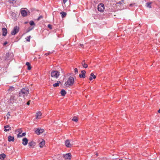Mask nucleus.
Segmentation results:
<instances>
[{
	"label": "nucleus",
	"instance_id": "obj_1",
	"mask_svg": "<svg viewBox=\"0 0 160 160\" xmlns=\"http://www.w3.org/2000/svg\"><path fill=\"white\" fill-rule=\"evenodd\" d=\"M29 92V89L27 88H23L19 93V97H23L24 98L25 96H27Z\"/></svg>",
	"mask_w": 160,
	"mask_h": 160
},
{
	"label": "nucleus",
	"instance_id": "obj_2",
	"mask_svg": "<svg viewBox=\"0 0 160 160\" xmlns=\"http://www.w3.org/2000/svg\"><path fill=\"white\" fill-rule=\"evenodd\" d=\"M74 82V79L72 77H70L68 79L67 81L65 83L66 86L68 87L73 85Z\"/></svg>",
	"mask_w": 160,
	"mask_h": 160
},
{
	"label": "nucleus",
	"instance_id": "obj_3",
	"mask_svg": "<svg viewBox=\"0 0 160 160\" xmlns=\"http://www.w3.org/2000/svg\"><path fill=\"white\" fill-rule=\"evenodd\" d=\"M51 74L52 77L57 78L60 75V72L57 71H53L51 72Z\"/></svg>",
	"mask_w": 160,
	"mask_h": 160
},
{
	"label": "nucleus",
	"instance_id": "obj_4",
	"mask_svg": "<svg viewBox=\"0 0 160 160\" xmlns=\"http://www.w3.org/2000/svg\"><path fill=\"white\" fill-rule=\"evenodd\" d=\"M18 96L14 95H11L10 98V102L12 103L16 102L17 100L18 99Z\"/></svg>",
	"mask_w": 160,
	"mask_h": 160
},
{
	"label": "nucleus",
	"instance_id": "obj_5",
	"mask_svg": "<svg viewBox=\"0 0 160 160\" xmlns=\"http://www.w3.org/2000/svg\"><path fill=\"white\" fill-rule=\"evenodd\" d=\"M13 57V54L12 52H7L5 56V59L7 60H10Z\"/></svg>",
	"mask_w": 160,
	"mask_h": 160
},
{
	"label": "nucleus",
	"instance_id": "obj_6",
	"mask_svg": "<svg viewBox=\"0 0 160 160\" xmlns=\"http://www.w3.org/2000/svg\"><path fill=\"white\" fill-rule=\"evenodd\" d=\"M19 29V28L17 26H16L14 27L13 30L11 32V34L12 35H14L18 32Z\"/></svg>",
	"mask_w": 160,
	"mask_h": 160
},
{
	"label": "nucleus",
	"instance_id": "obj_7",
	"mask_svg": "<svg viewBox=\"0 0 160 160\" xmlns=\"http://www.w3.org/2000/svg\"><path fill=\"white\" fill-rule=\"evenodd\" d=\"M98 10L101 12H102L104 9V5L102 3H100L98 5Z\"/></svg>",
	"mask_w": 160,
	"mask_h": 160
},
{
	"label": "nucleus",
	"instance_id": "obj_8",
	"mask_svg": "<svg viewBox=\"0 0 160 160\" xmlns=\"http://www.w3.org/2000/svg\"><path fill=\"white\" fill-rule=\"evenodd\" d=\"M63 156L64 158L66 160H70L71 158V154L70 153L64 154Z\"/></svg>",
	"mask_w": 160,
	"mask_h": 160
},
{
	"label": "nucleus",
	"instance_id": "obj_9",
	"mask_svg": "<svg viewBox=\"0 0 160 160\" xmlns=\"http://www.w3.org/2000/svg\"><path fill=\"white\" fill-rule=\"evenodd\" d=\"M44 129H43L38 128L36 130L35 132L37 134L39 135L40 133H42L44 132Z\"/></svg>",
	"mask_w": 160,
	"mask_h": 160
},
{
	"label": "nucleus",
	"instance_id": "obj_10",
	"mask_svg": "<svg viewBox=\"0 0 160 160\" xmlns=\"http://www.w3.org/2000/svg\"><path fill=\"white\" fill-rule=\"evenodd\" d=\"M22 141V144H23V145L25 146L27 144L28 142V140L27 139V138H23Z\"/></svg>",
	"mask_w": 160,
	"mask_h": 160
},
{
	"label": "nucleus",
	"instance_id": "obj_11",
	"mask_svg": "<svg viewBox=\"0 0 160 160\" xmlns=\"http://www.w3.org/2000/svg\"><path fill=\"white\" fill-rule=\"evenodd\" d=\"M21 13L22 16L23 17H25L27 15V12L24 9H22V8L21 10Z\"/></svg>",
	"mask_w": 160,
	"mask_h": 160
},
{
	"label": "nucleus",
	"instance_id": "obj_12",
	"mask_svg": "<svg viewBox=\"0 0 160 160\" xmlns=\"http://www.w3.org/2000/svg\"><path fill=\"white\" fill-rule=\"evenodd\" d=\"M65 145L67 147L69 148L71 147L72 146L69 140H67L65 142Z\"/></svg>",
	"mask_w": 160,
	"mask_h": 160
},
{
	"label": "nucleus",
	"instance_id": "obj_13",
	"mask_svg": "<svg viewBox=\"0 0 160 160\" xmlns=\"http://www.w3.org/2000/svg\"><path fill=\"white\" fill-rule=\"evenodd\" d=\"M2 35L5 36L6 35L7 33V29L5 28H2Z\"/></svg>",
	"mask_w": 160,
	"mask_h": 160
},
{
	"label": "nucleus",
	"instance_id": "obj_14",
	"mask_svg": "<svg viewBox=\"0 0 160 160\" xmlns=\"http://www.w3.org/2000/svg\"><path fill=\"white\" fill-rule=\"evenodd\" d=\"M35 145V143L34 142H30L28 143V146L30 147L33 148Z\"/></svg>",
	"mask_w": 160,
	"mask_h": 160
},
{
	"label": "nucleus",
	"instance_id": "obj_15",
	"mask_svg": "<svg viewBox=\"0 0 160 160\" xmlns=\"http://www.w3.org/2000/svg\"><path fill=\"white\" fill-rule=\"evenodd\" d=\"M4 128H5L4 131L5 132L8 131L11 129V128L8 125L5 126L4 127Z\"/></svg>",
	"mask_w": 160,
	"mask_h": 160
},
{
	"label": "nucleus",
	"instance_id": "obj_16",
	"mask_svg": "<svg viewBox=\"0 0 160 160\" xmlns=\"http://www.w3.org/2000/svg\"><path fill=\"white\" fill-rule=\"evenodd\" d=\"M45 144V141L43 140H42V141L40 142L39 144V147L40 148H42Z\"/></svg>",
	"mask_w": 160,
	"mask_h": 160
},
{
	"label": "nucleus",
	"instance_id": "obj_17",
	"mask_svg": "<svg viewBox=\"0 0 160 160\" xmlns=\"http://www.w3.org/2000/svg\"><path fill=\"white\" fill-rule=\"evenodd\" d=\"M42 113L41 112H38L36 113V118L39 119L41 116Z\"/></svg>",
	"mask_w": 160,
	"mask_h": 160
},
{
	"label": "nucleus",
	"instance_id": "obj_18",
	"mask_svg": "<svg viewBox=\"0 0 160 160\" xmlns=\"http://www.w3.org/2000/svg\"><path fill=\"white\" fill-rule=\"evenodd\" d=\"M14 137L11 136L8 137V141L9 142L14 141Z\"/></svg>",
	"mask_w": 160,
	"mask_h": 160
},
{
	"label": "nucleus",
	"instance_id": "obj_19",
	"mask_svg": "<svg viewBox=\"0 0 160 160\" xmlns=\"http://www.w3.org/2000/svg\"><path fill=\"white\" fill-rule=\"evenodd\" d=\"M90 76H91V77L89 78V80L90 81H92V77H93V79H95L96 78V76L94 75L93 73H92L91 74Z\"/></svg>",
	"mask_w": 160,
	"mask_h": 160
},
{
	"label": "nucleus",
	"instance_id": "obj_20",
	"mask_svg": "<svg viewBox=\"0 0 160 160\" xmlns=\"http://www.w3.org/2000/svg\"><path fill=\"white\" fill-rule=\"evenodd\" d=\"M6 155L4 154H2L0 155V160H3L5 158Z\"/></svg>",
	"mask_w": 160,
	"mask_h": 160
},
{
	"label": "nucleus",
	"instance_id": "obj_21",
	"mask_svg": "<svg viewBox=\"0 0 160 160\" xmlns=\"http://www.w3.org/2000/svg\"><path fill=\"white\" fill-rule=\"evenodd\" d=\"M22 99H21L19 98H18V99L17 100L16 102L15 103H20V104H21L22 103Z\"/></svg>",
	"mask_w": 160,
	"mask_h": 160
},
{
	"label": "nucleus",
	"instance_id": "obj_22",
	"mask_svg": "<svg viewBox=\"0 0 160 160\" xmlns=\"http://www.w3.org/2000/svg\"><path fill=\"white\" fill-rule=\"evenodd\" d=\"M61 94L62 96H64L66 94V92L64 89H62L61 92Z\"/></svg>",
	"mask_w": 160,
	"mask_h": 160
},
{
	"label": "nucleus",
	"instance_id": "obj_23",
	"mask_svg": "<svg viewBox=\"0 0 160 160\" xmlns=\"http://www.w3.org/2000/svg\"><path fill=\"white\" fill-rule=\"evenodd\" d=\"M26 65L28 66V70H30L31 69L30 63L29 62H27L26 63Z\"/></svg>",
	"mask_w": 160,
	"mask_h": 160
},
{
	"label": "nucleus",
	"instance_id": "obj_24",
	"mask_svg": "<svg viewBox=\"0 0 160 160\" xmlns=\"http://www.w3.org/2000/svg\"><path fill=\"white\" fill-rule=\"evenodd\" d=\"M61 83V82L60 81H58L57 82L53 84V86L54 87H57Z\"/></svg>",
	"mask_w": 160,
	"mask_h": 160
},
{
	"label": "nucleus",
	"instance_id": "obj_25",
	"mask_svg": "<svg viewBox=\"0 0 160 160\" xmlns=\"http://www.w3.org/2000/svg\"><path fill=\"white\" fill-rule=\"evenodd\" d=\"M60 14L61 15L62 18L65 17L66 15V13L64 12H60Z\"/></svg>",
	"mask_w": 160,
	"mask_h": 160
},
{
	"label": "nucleus",
	"instance_id": "obj_26",
	"mask_svg": "<svg viewBox=\"0 0 160 160\" xmlns=\"http://www.w3.org/2000/svg\"><path fill=\"white\" fill-rule=\"evenodd\" d=\"M152 3V2H148L146 4V6L147 7H148L150 8H151V4Z\"/></svg>",
	"mask_w": 160,
	"mask_h": 160
},
{
	"label": "nucleus",
	"instance_id": "obj_27",
	"mask_svg": "<svg viewBox=\"0 0 160 160\" xmlns=\"http://www.w3.org/2000/svg\"><path fill=\"white\" fill-rule=\"evenodd\" d=\"M26 135V133H25V132H23V133L22 134H20V133H19L18 135V137H19V138H20V137H22L23 136H25Z\"/></svg>",
	"mask_w": 160,
	"mask_h": 160
},
{
	"label": "nucleus",
	"instance_id": "obj_28",
	"mask_svg": "<svg viewBox=\"0 0 160 160\" xmlns=\"http://www.w3.org/2000/svg\"><path fill=\"white\" fill-rule=\"evenodd\" d=\"M14 89V88L13 87H10L9 89L8 90V92H10L13 91Z\"/></svg>",
	"mask_w": 160,
	"mask_h": 160
},
{
	"label": "nucleus",
	"instance_id": "obj_29",
	"mask_svg": "<svg viewBox=\"0 0 160 160\" xmlns=\"http://www.w3.org/2000/svg\"><path fill=\"white\" fill-rule=\"evenodd\" d=\"M79 76L81 78H85V74L83 73H80L79 75Z\"/></svg>",
	"mask_w": 160,
	"mask_h": 160
},
{
	"label": "nucleus",
	"instance_id": "obj_30",
	"mask_svg": "<svg viewBox=\"0 0 160 160\" xmlns=\"http://www.w3.org/2000/svg\"><path fill=\"white\" fill-rule=\"evenodd\" d=\"M82 65L84 68H87L88 67V64L86 63H82Z\"/></svg>",
	"mask_w": 160,
	"mask_h": 160
},
{
	"label": "nucleus",
	"instance_id": "obj_31",
	"mask_svg": "<svg viewBox=\"0 0 160 160\" xmlns=\"http://www.w3.org/2000/svg\"><path fill=\"white\" fill-rule=\"evenodd\" d=\"M72 120V121L76 122H77L78 121V119L76 117H73Z\"/></svg>",
	"mask_w": 160,
	"mask_h": 160
},
{
	"label": "nucleus",
	"instance_id": "obj_32",
	"mask_svg": "<svg viewBox=\"0 0 160 160\" xmlns=\"http://www.w3.org/2000/svg\"><path fill=\"white\" fill-rule=\"evenodd\" d=\"M34 27V26H33V27H30L29 28H28L27 32H29Z\"/></svg>",
	"mask_w": 160,
	"mask_h": 160
},
{
	"label": "nucleus",
	"instance_id": "obj_33",
	"mask_svg": "<svg viewBox=\"0 0 160 160\" xmlns=\"http://www.w3.org/2000/svg\"><path fill=\"white\" fill-rule=\"evenodd\" d=\"M30 24L31 26H33V25L35 26V23H34V22L32 21H31L30 22Z\"/></svg>",
	"mask_w": 160,
	"mask_h": 160
},
{
	"label": "nucleus",
	"instance_id": "obj_34",
	"mask_svg": "<svg viewBox=\"0 0 160 160\" xmlns=\"http://www.w3.org/2000/svg\"><path fill=\"white\" fill-rule=\"evenodd\" d=\"M30 38H31V36H30L27 37L26 38L27 40V41L28 42H29L30 41Z\"/></svg>",
	"mask_w": 160,
	"mask_h": 160
},
{
	"label": "nucleus",
	"instance_id": "obj_35",
	"mask_svg": "<svg viewBox=\"0 0 160 160\" xmlns=\"http://www.w3.org/2000/svg\"><path fill=\"white\" fill-rule=\"evenodd\" d=\"M74 71H75V72L76 73H78V70L77 68H76L74 69Z\"/></svg>",
	"mask_w": 160,
	"mask_h": 160
},
{
	"label": "nucleus",
	"instance_id": "obj_36",
	"mask_svg": "<svg viewBox=\"0 0 160 160\" xmlns=\"http://www.w3.org/2000/svg\"><path fill=\"white\" fill-rule=\"evenodd\" d=\"M48 27L50 29H52V26L50 24H48Z\"/></svg>",
	"mask_w": 160,
	"mask_h": 160
},
{
	"label": "nucleus",
	"instance_id": "obj_37",
	"mask_svg": "<svg viewBox=\"0 0 160 160\" xmlns=\"http://www.w3.org/2000/svg\"><path fill=\"white\" fill-rule=\"evenodd\" d=\"M81 72L82 73H83V74H85L86 72L85 70H82V71H81Z\"/></svg>",
	"mask_w": 160,
	"mask_h": 160
},
{
	"label": "nucleus",
	"instance_id": "obj_38",
	"mask_svg": "<svg viewBox=\"0 0 160 160\" xmlns=\"http://www.w3.org/2000/svg\"><path fill=\"white\" fill-rule=\"evenodd\" d=\"M42 18V16H39L38 18V20H39L41 18Z\"/></svg>",
	"mask_w": 160,
	"mask_h": 160
},
{
	"label": "nucleus",
	"instance_id": "obj_39",
	"mask_svg": "<svg viewBox=\"0 0 160 160\" xmlns=\"http://www.w3.org/2000/svg\"><path fill=\"white\" fill-rule=\"evenodd\" d=\"M7 43H8L7 42H5L3 43V45L4 46H5V45H6Z\"/></svg>",
	"mask_w": 160,
	"mask_h": 160
},
{
	"label": "nucleus",
	"instance_id": "obj_40",
	"mask_svg": "<svg viewBox=\"0 0 160 160\" xmlns=\"http://www.w3.org/2000/svg\"><path fill=\"white\" fill-rule=\"evenodd\" d=\"M64 3H65L67 1V0H63Z\"/></svg>",
	"mask_w": 160,
	"mask_h": 160
},
{
	"label": "nucleus",
	"instance_id": "obj_41",
	"mask_svg": "<svg viewBox=\"0 0 160 160\" xmlns=\"http://www.w3.org/2000/svg\"><path fill=\"white\" fill-rule=\"evenodd\" d=\"M10 116V114H9V113H8L7 114V118H8V116Z\"/></svg>",
	"mask_w": 160,
	"mask_h": 160
},
{
	"label": "nucleus",
	"instance_id": "obj_42",
	"mask_svg": "<svg viewBox=\"0 0 160 160\" xmlns=\"http://www.w3.org/2000/svg\"><path fill=\"white\" fill-rule=\"evenodd\" d=\"M30 101H29L28 102H27V104L28 105H29L30 104Z\"/></svg>",
	"mask_w": 160,
	"mask_h": 160
},
{
	"label": "nucleus",
	"instance_id": "obj_43",
	"mask_svg": "<svg viewBox=\"0 0 160 160\" xmlns=\"http://www.w3.org/2000/svg\"><path fill=\"white\" fill-rule=\"evenodd\" d=\"M85 63V60H83V61H82V63Z\"/></svg>",
	"mask_w": 160,
	"mask_h": 160
},
{
	"label": "nucleus",
	"instance_id": "obj_44",
	"mask_svg": "<svg viewBox=\"0 0 160 160\" xmlns=\"http://www.w3.org/2000/svg\"><path fill=\"white\" fill-rule=\"evenodd\" d=\"M12 16L13 15L14 16L15 15V14L14 13L12 12Z\"/></svg>",
	"mask_w": 160,
	"mask_h": 160
},
{
	"label": "nucleus",
	"instance_id": "obj_45",
	"mask_svg": "<svg viewBox=\"0 0 160 160\" xmlns=\"http://www.w3.org/2000/svg\"><path fill=\"white\" fill-rule=\"evenodd\" d=\"M83 46V44H80V46L81 47H82Z\"/></svg>",
	"mask_w": 160,
	"mask_h": 160
},
{
	"label": "nucleus",
	"instance_id": "obj_46",
	"mask_svg": "<svg viewBox=\"0 0 160 160\" xmlns=\"http://www.w3.org/2000/svg\"><path fill=\"white\" fill-rule=\"evenodd\" d=\"M158 112L159 113H160V108L158 110Z\"/></svg>",
	"mask_w": 160,
	"mask_h": 160
},
{
	"label": "nucleus",
	"instance_id": "obj_47",
	"mask_svg": "<svg viewBox=\"0 0 160 160\" xmlns=\"http://www.w3.org/2000/svg\"><path fill=\"white\" fill-rule=\"evenodd\" d=\"M11 1H15L16 0H10Z\"/></svg>",
	"mask_w": 160,
	"mask_h": 160
},
{
	"label": "nucleus",
	"instance_id": "obj_48",
	"mask_svg": "<svg viewBox=\"0 0 160 160\" xmlns=\"http://www.w3.org/2000/svg\"><path fill=\"white\" fill-rule=\"evenodd\" d=\"M49 54L48 53H46L45 54V55H48Z\"/></svg>",
	"mask_w": 160,
	"mask_h": 160
},
{
	"label": "nucleus",
	"instance_id": "obj_49",
	"mask_svg": "<svg viewBox=\"0 0 160 160\" xmlns=\"http://www.w3.org/2000/svg\"><path fill=\"white\" fill-rule=\"evenodd\" d=\"M132 4H130V6H132Z\"/></svg>",
	"mask_w": 160,
	"mask_h": 160
}]
</instances>
